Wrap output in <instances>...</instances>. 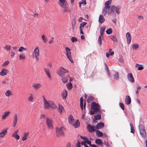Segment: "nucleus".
<instances>
[{"label": "nucleus", "mask_w": 147, "mask_h": 147, "mask_svg": "<svg viewBox=\"0 0 147 147\" xmlns=\"http://www.w3.org/2000/svg\"><path fill=\"white\" fill-rule=\"evenodd\" d=\"M58 3L59 5L63 9L64 12L69 11V9L67 7L68 3L66 0H59Z\"/></svg>", "instance_id": "f257e3e1"}, {"label": "nucleus", "mask_w": 147, "mask_h": 147, "mask_svg": "<svg viewBox=\"0 0 147 147\" xmlns=\"http://www.w3.org/2000/svg\"><path fill=\"white\" fill-rule=\"evenodd\" d=\"M54 38L52 37L51 39L49 41V43L50 44L52 43L53 42Z\"/></svg>", "instance_id": "0e129e2a"}, {"label": "nucleus", "mask_w": 147, "mask_h": 147, "mask_svg": "<svg viewBox=\"0 0 147 147\" xmlns=\"http://www.w3.org/2000/svg\"><path fill=\"white\" fill-rule=\"evenodd\" d=\"M46 123L48 129H52L53 128V124L51 120L48 118H46Z\"/></svg>", "instance_id": "1a4fd4ad"}, {"label": "nucleus", "mask_w": 147, "mask_h": 147, "mask_svg": "<svg viewBox=\"0 0 147 147\" xmlns=\"http://www.w3.org/2000/svg\"><path fill=\"white\" fill-rule=\"evenodd\" d=\"M9 72L8 70L6 69H3L0 72V75L2 76H4L6 75L7 73Z\"/></svg>", "instance_id": "aec40b11"}, {"label": "nucleus", "mask_w": 147, "mask_h": 147, "mask_svg": "<svg viewBox=\"0 0 147 147\" xmlns=\"http://www.w3.org/2000/svg\"><path fill=\"white\" fill-rule=\"evenodd\" d=\"M95 141L97 144H99L100 146L102 145V140L100 139H96Z\"/></svg>", "instance_id": "f704fd0d"}, {"label": "nucleus", "mask_w": 147, "mask_h": 147, "mask_svg": "<svg viewBox=\"0 0 147 147\" xmlns=\"http://www.w3.org/2000/svg\"><path fill=\"white\" fill-rule=\"evenodd\" d=\"M58 111L60 114H61L64 111V109L63 107L61 105H59V108L58 109Z\"/></svg>", "instance_id": "5701e85b"}, {"label": "nucleus", "mask_w": 147, "mask_h": 147, "mask_svg": "<svg viewBox=\"0 0 147 147\" xmlns=\"http://www.w3.org/2000/svg\"><path fill=\"white\" fill-rule=\"evenodd\" d=\"M73 118V116L71 115H70L68 117V120L69 123L70 124H72L73 125H74V124L72 123Z\"/></svg>", "instance_id": "bb28decb"}, {"label": "nucleus", "mask_w": 147, "mask_h": 147, "mask_svg": "<svg viewBox=\"0 0 147 147\" xmlns=\"http://www.w3.org/2000/svg\"><path fill=\"white\" fill-rule=\"evenodd\" d=\"M112 2L111 0H109L106 1L105 3V7L103 8L102 13L104 16H105L107 13V9H110V5Z\"/></svg>", "instance_id": "7ed1b4c3"}, {"label": "nucleus", "mask_w": 147, "mask_h": 147, "mask_svg": "<svg viewBox=\"0 0 147 147\" xmlns=\"http://www.w3.org/2000/svg\"><path fill=\"white\" fill-rule=\"evenodd\" d=\"M135 67H138V69L139 70H142L144 69V67L143 66L138 63H136V64Z\"/></svg>", "instance_id": "c756f323"}, {"label": "nucleus", "mask_w": 147, "mask_h": 147, "mask_svg": "<svg viewBox=\"0 0 147 147\" xmlns=\"http://www.w3.org/2000/svg\"><path fill=\"white\" fill-rule=\"evenodd\" d=\"M105 30V27H102L100 28V35L101 36H103L102 35L103 34V32H104Z\"/></svg>", "instance_id": "58836bf2"}, {"label": "nucleus", "mask_w": 147, "mask_h": 147, "mask_svg": "<svg viewBox=\"0 0 147 147\" xmlns=\"http://www.w3.org/2000/svg\"><path fill=\"white\" fill-rule=\"evenodd\" d=\"M18 130H16L14 133L12 134V136L15 138L17 140H19L20 138V136L18 134Z\"/></svg>", "instance_id": "f8f14e48"}, {"label": "nucleus", "mask_w": 147, "mask_h": 147, "mask_svg": "<svg viewBox=\"0 0 147 147\" xmlns=\"http://www.w3.org/2000/svg\"><path fill=\"white\" fill-rule=\"evenodd\" d=\"M93 97L92 96H89L87 99V101L88 102H90L92 101L93 100Z\"/></svg>", "instance_id": "37998d69"}, {"label": "nucleus", "mask_w": 147, "mask_h": 147, "mask_svg": "<svg viewBox=\"0 0 147 147\" xmlns=\"http://www.w3.org/2000/svg\"><path fill=\"white\" fill-rule=\"evenodd\" d=\"M9 63V61H5L3 64L2 66H5L7 65Z\"/></svg>", "instance_id": "13d9d810"}, {"label": "nucleus", "mask_w": 147, "mask_h": 147, "mask_svg": "<svg viewBox=\"0 0 147 147\" xmlns=\"http://www.w3.org/2000/svg\"><path fill=\"white\" fill-rule=\"evenodd\" d=\"M80 125V123L78 120H77L74 123V127L77 128L79 127Z\"/></svg>", "instance_id": "b1692460"}, {"label": "nucleus", "mask_w": 147, "mask_h": 147, "mask_svg": "<svg viewBox=\"0 0 147 147\" xmlns=\"http://www.w3.org/2000/svg\"><path fill=\"white\" fill-rule=\"evenodd\" d=\"M10 113V112L9 111H7L5 112L2 115L1 117V119L3 120H5V119L9 115Z\"/></svg>", "instance_id": "9b49d317"}, {"label": "nucleus", "mask_w": 147, "mask_h": 147, "mask_svg": "<svg viewBox=\"0 0 147 147\" xmlns=\"http://www.w3.org/2000/svg\"><path fill=\"white\" fill-rule=\"evenodd\" d=\"M102 37H103V36H100L99 37L98 39V42L99 43L100 45H101L102 44V40H101V38Z\"/></svg>", "instance_id": "8fccbe9b"}, {"label": "nucleus", "mask_w": 147, "mask_h": 147, "mask_svg": "<svg viewBox=\"0 0 147 147\" xmlns=\"http://www.w3.org/2000/svg\"><path fill=\"white\" fill-rule=\"evenodd\" d=\"M96 134L98 137H102L103 136V133L99 130H96Z\"/></svg>", "instance_id": "7c9ffc66"}, {"label": "nucleus", "mask_w": 147, "mask_h": 147, "mask_svg": "<svg viewBox=\"0 0 147 147\" xmlns=\"http://www.w3.org/2000/svg\"><path fill=\"white\" fill-rule=\"evenodd\" d=\"M42 38L43 41V42L45 43L47 40V38L43 34L42 36Z\"/></svg>", "instance_id": "603ef678"}, {"label": "nucleus", "mask_w": 147, "mask_h": 147, "mask_svg": "<svg viewBox=\"0 0 147 147\" xmlns=\"http://www.w3.org/2000/svg\"><path fill=\"white\" fill-rule=\"evenodd\" d=\"M85 142H86V143L88 144L90 146L92 145L91 144V141L89 140H88L87 139L86 141Z\"/></svg>", "instance_id": "052dcab7"}, {"label": "nucleus", "mask_w": 147, "mask_h": 147, "mask_svg": "<svg viewBox=\"0 0 147 147\" xmlns=\"http://www.w3.org/2000/svg\"><path fill=\"white\" fill-rule=\"evenodd\" d=\"M34 54L35 55H39V51L38 47H36L35 48L34 51Z\"/></svg>", "instance_id": "c9c22d12"}, {"label": "nucleus", "mask_w": 147, "mask_h": 147, "mask_svg": "<svg viewBox=\"0 0 147 147\" xmlns=\"http://www.w3.org/2000/svg\"><path fill=\"white\" fill-rule=\"evenodd\" d=\"M130 127L131 132L134 134L135 133V130L133 124L131 123H130Z\"/></svg>", "instance_id": "e433bc0d"}, {"label": "nucleus", "mask_w": 147, "mask_h": 147, "mask_svg": "<svg viewBox=\"0 0 147 147\" xmlns=\"http://www.w3.org/2000/svg\"><path fill=\"white\" fill-rule=\"evenodd\" d=\"M19 57L21 59H25L26 58L25 55L23 54L20 55Z\"/></svg>", "instance_id": "6e6d98bb"}, {"label": "nucleus", "mask_w": 147, "mask_h": 147, "mask_svg": "<svg viewBox=\"0 0 147 147\" xmlns=\"http://www.w3.org/2000/svg\"><path fill=\"white\" fill-rule=\"evenodd\" d=\"M29 134V133L28 132H25L24 133L23 135V137L22 138V140L23 141H24L27 139V137L28 136Z\"/></svg>", "instance_id": "4be33fe9"}, {"label": "nucleus", "mask_w": 147, "mask_h": 147, "mask_svg": "<svg viewBox=\"0 0 147 147\" xmlns=\"http://www.w3.org/2000/svg\"><path fill=\"white\" fill-rule=\"evenodd\" d=\"M76 147H81L80 143L78 142L76 144Z\"/></svg>", "instance_id": "e2e57ef3"}, {"label": "nucleus", "mask_w": 147, "mask_h": 147, "mask_svg": "<svg viewBox=\"0 0 147 147\" xmlns=\"http://www.w3.org/2000/svg\"><path fill=\"white\" fill-rule=\"evenodd\" d=\"M30 96L28 97V100L30 102H32L33 100V95L32 94H30Z\"/></svg>", "instance_id": "ea45409f"}, {"label": "nucleus", "mask_w": 147, "mask_h": 147, "mask_svg": "<svg viewBox=\"0 0 147 147\" xmlns=\"http://www.w3.org/2000/svg\"><path fill=\"white\" fill-rule=\"evenodd\" d=\"M119 105L120 107L122 109L124 110V104L122 103H120L119 104Z\"/></svg>", "instance_id": "5fc2aeb1"}, {"label": "nucleus", "mask_w": 147, "mask_h": 147, "mask_svg": "<svg viewBox=\"0 0 147 147\" xmlns=\"http://www.w3.org/2000/svg\"><path fill=\"white\" fill-rule=\"evenodd\" d=\"M110 38L112 39L114 42H117L118 40L117 38V37L116 35H111L110 36Z\"/></svg>", "instance_id": "cd10ccee"}, {"label": "nucleus", "mask_w": 147, "mask_h": 147, "mask_svg": "<svg viewBox=\"0 0 147 147\" xmlns=\"http://www.w3.org/2000/svg\"><path fill=\"white\" fill-rule=\"evenodd\" d=\"M91 109L96 111V113H99L100 112V106L95 102H93L91 105Z\"/></svg>", "instance_id": "f03ea898"}, {"label": "nucleus", "mask_w": 147, "mask_h": 147, "mask_svg": "<svg viewBox=\"0 0 147 147\" xmlns=\"http://www.w3.org/2000/svg\"><path fill=\"white\" fill-rule=\"evenodd\" d=\"M32 87H34L35 89H38L41 86V85L40 84H34L32 86Z\"/></svg>", "instance_id": "c85d7f7f"}, {"label": "nucleus", "mask_w": 147, "mask_h": 147, "mask_svg": "<svg viewBox=\"0 0 147 147\" xmlns=\"http://www.w3.org/2000/svg\"><path fill=\"white\" fill-rule=\"evenodd\" d=\"M8 128H7L0 133V138H2L4 137L7 133Z\"/></svg>", "instance_id": "ddd939ff"}, {"label": "nucleus", "mask_w": 147, "mask_h": 147, "mask_svg": "<svg viewBox=\"0 0 147 147\" xmlns=\"http://www.w3.org/2000/svg\"><path fill=\"white\" fill-rule=\"evenodd\" d=\"M63 127H61L60 128L56 127V134L57 137H60L63 136L64 135V134L63 130Z\"/></svg>", "instance_id": "423d86ee"}, {"label": "nucleus", "mask_w": 147, "mask_h": 147, "mask_svg": "<svg viewBox=\"0 0 147 147\" xmlns=\"http://www.w3.org/2000/svg\"><path fill=\"white\" fill-rule=\"evenodd\" d=\"M87 128L88 131L90 132H94L96 131V126L92 125H91L90 124H88L87 125Z\"/></svg>", "instance_id": "6e6552de"}, {"label": "nucleus", "mask_w": 147, "mask_h": 147, "mask_svg": "<svg viewBox=\"0 0 147 147\" xmlns=\"http://www.w3.org/2000/svg\"><path fill=\"white\" fill-rule=\"evenodd\" d=\"M11 48V46L9 45H6L4 47V49L5 50L7 51L9 50Z\"/></svg>", "instance_id": "de8ad7c7"}, {"label": "nucleus", "mask_w": 147, "mask_h": 147, "mask_svg": "<svg viewBox=\"0 0 147 147\" xmlns=\"http://www.w3.org/2000/svg\"><path fill=\"white\" fill-rule=\"evenodd\" d=\"M114 79L117 80L119 78V76L117 73L115 72V74L114 75Z\"/></svg>", "instance_id": "c03bdc74"}, {"label": "nucleus", "mask_w": 147, "mask_h": 147, "mask_svg": "<svg viewBox=\"0 0 147 147\" xmlns=\"http://www.w3.org/2000/svg\"><path fill=\"white\" fill-rule=\"evenodd\" d=\"M127 78L131 82L133 83L134 82V79L131 73L128 74Z\"/></svg>", "instance_id": "9d476101"}, {"label": "nucleus", "mask_w": 147, "mask_h": 147, "mask_svg": "<svg viewBox=\"0 0 147 147\" xmlns=\"http://www.w3.org/2000/svg\"><path fill=\"white\" fill-rule=\"evenodd\" d=\"M44 107L45 108L48 109L50 107V101L48 102L47 100L44 102Z\"/></svg>", "instance_id": "393cba45"}, {"label": "nucleus", "mask_w": 147, "mask_h": 147, "mask_svg": "<svg viewBox=\"0 0 147 147\" xmlns=\"http://www.w3.org/2000/svg\"><path fill=\"white\" fill-rule=\"evenodd\" d=\"M68 72V71L67 69L64 68L62 67H60L59 69V71L57 74L60 76L63 77L66 73Z\"/></svg>", "instance_id": "39448f33"}, {"label": "nucleus", "mask_w": 147, "mask_h": 147, "mask_svg": "<svg viewBox=\"0 0 147 147\" xmlns=\"http://www.w3.org/2000/svg\"><path fill=\"white\" fill-rule=\"evenodd\" d=\"M110 9H108L107 11V13L109 14L114 12L116 9V7L114 6L113 5L110 7Z\"/></svg>", "instance_id": "f3484780"}, {"label": "nucleus", "mask_w": 147, "mask_h": 147, "mask_svg": "<svg viewBox=\"0 0 147 147\" xmlns=\"http://www.w3.org/2000/svg\"><path fill=\"white\" fill-rule=\"evenodd\" d=\"M50 107L52 108L53 109L56 108L57 107L54 103L51 101H50Z\"/></svg>", "instance_id": "473e14b6"}, {"label": "nucleus", "mask_w": 147, "mask_h": 147, "mask_svg": "<svg viewBox=\"0 0 147 147\" xmlns=\"http://www.w3.org/2000/svg\"><path fill=\"white\" fill-rule=\"evenodd\" d=\"M17 115L16 114H15L14 115V116L13 123L12 125V126L13 127H15L16 126L17 123Z\"/></svg>", "instance_id": "4468645a"}, {"label": "nucleus", "mask_w": 147, "mask_h": 147, "mask_svg": "<svg viewBox=\"0 0 147 147\" xmlns=\"http://www.w3.org/2000/svg\"><path fill=\"white\" fill-rule=\"evenodd\" d=\"M94 118L96 120H100L101 119V116L99 114H98L95 115L94 116Z\"/></svg>", "instance_id": "a19ab883"}, {"label": "nucleus", "mask_w": 147, "mask_h": 147, "mask_svg": "<svg viewBox=\"0 0 147 147\" xmlns=\"http://www.w3.org/2000/svg\"><path fill=\"white\" fill-rule=\"evenodd\" d=\"M86 142L83 141V142H82L81 144H82V145H84V147H85L86 146V145H87L86 144Z\"/></svg>", "instance_id": "338daca9"}, {"label": "nucleus", "mask_w": 147, "mask_h": 147, "mask_svg": "<svg viewBox=\"0 0 147 147\" xmlns=\"http://www.w3.org/2000/svg\"><path fill=\"white\" fill-rule=\"evenodd\" d=\"M68 77H69V76L66 77H64L62 78V80L63 83H65L67 82L68 80Z\"/></svg>", "instance_id": "2f4dec72"}, {"label": "nucleus", "mask_w": 147, "mask_h": 147, "mask_svg": "<svg viewBox=\"0 0 147 147\" xmlns=\"http://www.w3.org/2000/svg\"><path fill=\"white\" fill-rule=\"evenodd\" d=\"M80 138L82 139L85 140L86 141L88 139L85 136H80Z\"/></svg>", "instance_id": "680f3d73"}, {"label": "nucleus", "mask_w": 147, "mask_h": 147, "mask_svg": "<svg viewBox=\"0 0 147 147\" xmlns=\"http://www.w3.org/2000/svg\"><path fill=\"white\" fill-rule=\"evenodd\" d=\"M121 9V7L119 6H118L116 7V9H115V11H116V13L117 14H119L120 13V12L119 11V10H120Z\"/></svg>", "instance_id": "4c0bfd02"}, {"label": "nucleus", "mask_w": 147, "mask_h": 147, "mask_svg": "<svg viewBox=\"0 0 147 147\" xmlns=\"http://www.w3.org/2000/svg\"><path fill=\"white\" fill-rule=\"evenodd\" d=\"M112 32V29L110 28L109 29H107L106 31V33L108 34H111Z\"/></svg>", "instance_id": "09e8293b"}, {"label": "nucleus", "mask_w": 147, "mask_h": 147, "mask_svg": "<svg viewBox=\"0 0 147 147\" xmlns=\"http://www.w3.org/2000/svg\"><path fill=\"white\" fill-rule=\"evenodd\" d=\"M11 55H10L11 57H13L15 55V53L13 51H12L11 53Z\"/></svg>", "instance_id": "774afa93"}, {"label": "nucleus", "mask_w": 147, "mask_h": 147, "mask_svg": "<svg viewBox=\"0 0 147 147\" xmlns=\"http://www.w3.org/2000/svg\"><path fill=\"white\" fill-rule=\"evenodd\" d=\"M105 65L106 67V70L107 71V74H108L109 76H110L109 70L107 66V65L106 64H105Z\"/></svg>", "instance_id": "3c124183"}, {"label": "nucleus", "mask_w": 147, "mask_h": 147, "mask_svg": "<svg viewBox=\"0 0 147 147\" xmlns=\"http://www.w3.org/2000/svg\"><path fill=\"white\" fill-rule=\"evenodd\" d=\"M45 115L44 114H42L41 115L40 117V119L45 118Z\"/></svg>", "instance_id": "69168bd1"}, {"label": "nucleus", "mask_w": 147, "mask_h": 147, "mask_svg": "<svg viewBox=\"0 0 147 147\" xmlns=\"http://www.w3.org/2000/svg\"><path fill=\"white\" fill-rule=\"evenodd\" d=\"M70 50L71 49L68 47H66L65 48L66 56L68 58L71 62L73 63L74 61H73L71 57V53L70 52Z\"/></svg>", "instance_id": "0eeeda50"}, {"label": "nucleus", "mask_w": 147, "mask_h": 147, "mask_svg": "<svg viewBox=\"0 0 147 147\" xmlns=\"http://www.w3.org/2000/svg\"><path fill=\"white\" fill-rule=\"evenodd\" d=\"M95 113H96V111L92 110L91 111H90V114L92 115H93Z\"/></svg>", "instance_id": "bf43d9fd"}, {"label": "nucleus", "mask_w": 147, "mask_h": 147, "mask_svg": "<svg viewBox=\"0 0 147 147\" xmlns=\"http://www.w3.org/2000/svg\"><path fill=\"white\" fill-rule=\"evenodd\" d=\"M125 101L127 105H129L131 103V100L129 96L127 95L126 96Z\"/></svg>", "instance_id": "a211bd4d"}, {"label": "nucleus", "mask_w": 147, "mask_h": 147, "mask_svg": "<svg viewBox=\"0 0 147 147\" xmlns=\"http://www.w3.org/2000/svg\"><path fill=\"white\" fill-rule=\"evenodd\" d=\"M104 126V124L102 122H100L98 123L96 127L97 129H100L102 128Z\"/></svg>", "instance_id": "dca6fc26"}, {"label": "nucleus", "mask_w": 147, "mask_h": 147, "mask_svg": "<svg viewBox=\"0 0 147 147\" xmlns=\"http://www.w3.org/2000/svg\"><path fill=\"white\" fill-rule=\"evenodd\" d=\"M5 95L7 96H9L11 94V92L10 90H8L6 91L5 92Z\"/></svg>", "instance_id": "49530a36"}, {"label": "nucleus", "mask_w": 147, "mask_h": 147, "mask_svg": "<svg viewBox=\"0 0 147 147\" xmlns=\"http://www.w3.org/2000/svg\"><path fill=\"white\" fill-rule=\"evenodd\" d=\"M119 61L121 63H123L124 62V61L122 58V57L121 56H120Z\"/></svg>", "instance_id": "4d7b16f0"}, {"label": "nucleus", "mask_w": 147, "mask_h": 147, "mask_svg": "<svg viewBox=\"0 0 147 147\" xmlns=\"http://www.w3.org/2000/svg\"><path fill=\"white\" fill-rule=\"evenodd\" d=\"M140 133L142 137L146 138V132L144 126L142 124L140 125L139 126Z\"/></svg>", "instance_id": "20e7f679"}, {"label": "nucleus", "mask_w": 147, "mask_h": 147, "mask_svg": "<svg viewBox=\"0 0 147 147\" xmlns=\"http://www.w3.org/2000/svg\"><path fill=\"white\" fill-rule=\"evenodd\" d=\"M66 86H67V88L69 90H71L72 89V85L71 83H69L67 84H66Z\"/></svg>", "instance_id": "79ce46f5"}, {"label": "nucleus", "mask_w": 147, "mask_h": 147, "mask_svg": "<svg viewBox=\"0 0 147 147\" xmlns=\"http://www.w3.org/2000/svg\"><path fill=\"white\" fill-rule=\"evenodd\" d=\"M105 20L102 15H100L99 17L98 21L100 23L102 24L105 21Z\"/></svg>", "instance_id": "412c9836"}, {"label": "nucleus", "mask_w": 147, "mask_h": 147, "mask_svg": "<svg viewBox=\"0 0 147 147\" xmlns=\"http://www.w3.org/2000/svg\"><path fill=\"white\" fill-rule=\"evenodd\" d=\"M45 70L47 76L50 79L51 78V76L49 69L48 68H45Z\"/></svg>", "instance_id": "a878e982"}, {"label": "nucleus", "mask_w": 147, "mask_h": 147, "mask_svg": "<svg viewBox=\"0 0 147 147\" xmlns=\"http://www.w3.org/2000/svg\"><path fill=\"white\" fill-rule=\"evenodd\" d=\"M139 47V45L138 44H133L132 47V49L133 50H136L138 49Z\"/></svg>", "instance_id": "72a5a7b5"}, {"label": "nucleus", "mask_w": 147, "mask_h": 147, "mask_svg": "<svg viewBox=\"0 0 147 147\" xmlns=\"http://www.w3.org/2000/svg\"><path fill=\"white\" fill-rule=\"evenodd\" d=\"M67 91L64 89L63 91L61 96L63 100H65L67 96Z\"/></svg>", "instance_id": "6ab92c4d"}, {"label": "nucleus", "mask_w": 147, "mask_h": 147, "mask_svg": "<svg viewBox=\"0 0 147 147\" xmlns=\"http://www.w3.org/2000/svg\"><path fill=\"white\" fill-rule=\"evenodd\" d=\"M86 24V22H82L80 25V28L83 27Z\"/></svg>", "instance_id": "864d4df0"}, {"label": "nucleus", "mask_w": 147, "mask_h": 147, "mask_svg": "<svg viewBox=\"0 0 147 147\" xmlns=\"http://www.w3.org/2000/svg\"><path fill=\"white\" fill-rule=\"evenodd\" d=\"M126 38H127V43L128 44H129L131 42V34L128 32L126 34Z\"/></svg>", "instance_id": "2eb2a0df"}, {"label": "nucleus", "mask_w": 147, "mask_h": 147, "mask_svg": "<svg viewBox=\"0 0 147 147\" xmlns=\"http://www.w3.org/2000/svg\"><path fill=\"white\" fill-rule=\"evenodd\" d=\"M26 50V49L25 48H24V47L22 46L20 47L19 48V49L18 50V51L20 52H22L23 51Z\"/></svg>", "instance_id": "a18cd8bd"}]
</instances>
